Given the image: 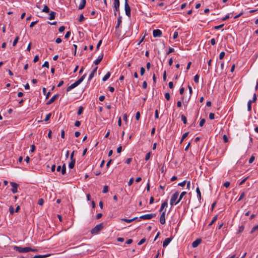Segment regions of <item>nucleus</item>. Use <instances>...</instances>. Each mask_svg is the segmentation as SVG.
Instances as JSON below:
<instances>
[{
	"label": "nucleus",
	"mask_w": 258,
	"mask_h": 258,
	"mask_svg": "<svg viewBox=\"0 0 258 258\" xmlns=\"http://www.w3.org/2000/svg\"><path fill=\"white\" fill-rule=\"evenodd\" d=\"M94 75H95L94 73H93L92 72H91L89 76L88 80L91 81V80L94 77Z\"/></svg>",
	"instance_id": "59"
},
{
	"label": "nucleus",
	"mask_w": 258,
	"mask_h": 258,
	"mask_svg": "<svg viewBox=\"0 0 258 258\" xmlns=\"http://www.w3.org/2000/svg\"><path fill=\"white\" fill-rule=\"evenodd\" d=\"M174 49L173 48L169 47L168 51L166 53V55H169L170 53L173 52Z\"/></svg>",
	"instance_id": "46"
},
{
	"label": "nucleus",
	"mask_w": 258,
	"mask_h": 258,
	"mask_svg": "<svg viewBox=\"0 0 258 258\" xmlns=\"http://www.w3.org/2000/svg\"><path fill=\"white\" fill-rule=\"evenodd\" d=\"M103 58V54L102 53L101 55H100L98 58L94 61V63L95 65H98L101 61L102 60Z\"/></svg>",
	"instance_id": "11"
},
{
	"label": "nucleus",
	"mask_w": 258,
	"mask_h": 258,
	"mask_svg": "<svg viewBox=\"0 0 258 258\" xmlns=\"http://www.w3.org/2000/svg\"><path fill=\"white\" fill-rule=\"evenodd\" d=\"M83 110H84L83 107L80 106L79 108V109L78 110V112H77L78 115H81L82 113Z\"/></svg>",
	"instance_id": "31"
},
{
	"label": "nucleus",
	"mask_w": 258,
	"mask_h": 258,
	"mask_svg": "<svg viewBox=\"0 0 258 258\" xmlns=\"http://www.w3.org/2000/svg\"><path fill=\"white\" fill-rule=\"evenodd\" d=\"M189 134V132H186L183 134L182 136V140H184L185 138H186Z\"/></svg>",
	"instance_id": "51"
},
{
	"label": "nucleus",
	"mask_w": 258,
	"mask_h": 258,
	"mask_svg": "<svg viewBox=\"0 0 258 258\" xmlns=\"http://www.w3.org/2000/svg\"><path fill=\"white\" fill-rule=\"evenodd\" d=\"M181 120L183 121L184 124H185L187 123V119H186V117H185V115H184L183 114L181 115Z\"/></svg>",
	"instance_id": "30"
},
{
	"label": "nucleus",
	"mask_w": 258,
	"mask_h": 258,
	"mask_svg": "<svg viewBox=\"0 0 258 258\" xmlns=\"http://www.w3.org/2000/svg\"><path fill=\"white\" fill-rule=\"evenodd\" d=\"M38 60H39V56L38 55H37L34 57L33 61H34V62H36L38 61Z\"/></svg>",
	"instance_id": "62"
},
{
	"label": "nucleus",
	"mask_w": 258,
	"mask_h": 258,
	"mask_svg": "<svg viewBox=\"0 0 258 258\" xmlns=\"http://www.w3.org/2000/svg\"><path fill=\"white\" fill-rule=\"evenodd\" d=\"M251 103L250 100H249L247 102V110L248 111L251 110Z\"/></svg>",
	"instance_id": "33"
},
{
	"label": "nucleus",
	"mask_w": 258,
	"mask_h": 258,
	"mask_svg": "<svg viewBox=\"0 0 258 258\" xmlns=\"http://www.w3.org/2000/svg\"><path fill=\"white\" fill-rule=\"evenodd\" d=\"M140 113L139 111H138L137 113H136V118L137 120H139L140 118Z\"/></svg>",
	"instance_id": "60"
},
{
	"label": "nucleus",
	"mask_w": 258,
	"mask_h": 258,
	"mask_svg": "<svg viewBox=\"0 0 258 258\" xmlns=\"http://www.w3.org/2000/svg\"><path fill=\"white\" fill-rule=\"evenodd\" d=\"M86 75L84 74L83 75L78 81H76L75 83L78 86L80 84H81L83 81L84 80L85 78L86 77Z\"/></svg>",
	"instance_id": "15"
},
{
	"label": "nucleus",
	"mask_w": 258,
	"mask_h": 258,
	"mask_svg": "<svg viewBox=\"0 0 258 258\" xmlns=\"http://www.w3.org/2000/svg\"><path fill=\"white\" fill-rule=\"evenodd\" d=\"M199 76L198 75H196L195 77H194V81L196 83H199Z\"/></svg>",
	"instance_id": "43"
},
{
	"label": "nucleus",
	"mask_w": 258,
	"mask_h": 258,
	"mask_svg": "<svg viewBox=\"0 0 258 258\" xmlns=\"http://www.w3.org/2000/svg\"><path fill=\"white\" fill-rule=\"evenodd\" d=\"M230 14L227 15L225 17H223L221 20L224 21L230 18Z\"/></svg>",
	"instance_id": "61"
},
{
	"label": "nucleus",
	"mask_w": 258,
	"mask_h": 258,
	"mask_svg": "<svg viewBox=\"0 0 258 258\" xmlns=\"http://www.w3.org/2000/svg\"><path fill=\"white\" fill-rule=\"evenodd\" d=\"M223 140H224V142L225 143H227L228 142V139L227 137V136L226 135H224L223 136Z\"/></svg>",
	"instance_id": "57"
},
{
	"label": "nucleus",
	"mask_w": 258,
	"mask_h": 258,
	"mask_svg": "<svg viewBox=\"0 0 258 258\" xmlns=\"http://www.w3.org/2000/svg\"><path fill=\"white\" fill-rule=\"evenodd\" d=\"M255 157L253 155H252L249 159V163H252L254 160Z\"/></svg>",
	"instance_id": "49"
},
{
	"label": "nucleus",
	"mask_w": 258,
	"mask_h": 258,
	"mask_svg": "<svg viewBox=\"0 0 258 258\" xmlns=\"http://www.w3.org/2000/svg\"><path fill=\"white\" fill-rule=\"evenodd\" d=\"M217 218H218V215H216V216H215L213 217V219H212V221H211V222H210V223L209 224V226H211V225H213V223H214V222H215L217 220Z\"/></svg>",
	"instance_id": "29"
},
{
	"label": "nucleus",
	"mask_w": 258,
	"mask_h": 258,
	"mask_svg": "<svg viewBox=\"0 0 258 258\" xmlns=\"http://www.w3.org/2000/svg\"><path fill=\"white\" fill-rule=\"evenodd\" d=\"M160 222L161 224L165 223V212H162L160 217Z\"/></svg>",
	"instance_id": "9"
},
{
	"label": "nucleus",
	"mask_w": 258,
	"mask_h": 258,
	"mask_svg": "<svg viewBox=\"0 0 258 258\" xmlns=\"http://www.w3.org/2000/svg\"><path fill=\"white\" fill-rule=\"evenodd\" d=\"M155 216V214H146L144 215H142L140 217V218L143 219H151L152 218L154 217Z\"/></svg>",
	"instance_id": "6"
},
{
	"label": "nucleus",
	"mask_w": 258,
	"mask_h": 258,
	"mask_svg": "<svg viewBox=\"0 0 258 258\" xmlns=\"http://www.w3.org/2000/svg\"><path fill=\"white\" fill-rule=\"evenodd\" d=\"M50 254L36 255L33 258H44L48 256Z\"/></svg>",
	"instance_id": "28"
},
{
	"label": "nucleus",
	"mask_w": 258,
	"mask_h": 258,
	"mask_svg": "<svg viewBox=\"0 0 258 258\" xmlns=\"http://www.w3.org/2000/svg\"><path fill=\"white\" fill-rule=\"evenodd\" d=\"M120 3L119 0H114L113 6L116 11H118L119 8Z\"/></svg>",
	"instance_id": "13"
},
{
	"label": "nucleus",
	"mask_w": 258,
	"mask_h": 258,
	"mask_svg": "<svg viewBox=\"0 0 258 258\" xmlns=\"http://www.w3.org/2000/svg\"><path fill=\"white\" fill-rule=\"evenodd\" d=\"M142 87L144 89H146L147 87V83L146 81H144L143 83Z\"/></svg>",
	"instance_id": "63"
},
{
	"label": "nucleus",
	"mask_w": 258,
	"mask_h": 258,
	"mask_svg": "<svg viewBox=\"0 0 258 258\" xmlns=\"http://www.w3.org/2000/svg\"><path fill=\"white\" fill-rule=\"evenodd\" d=\"M86 75L84 74L83 75L78 81H76L75 83L78 86L80 84H81L83 81L84 80L85 78L86 77Z\"/></svg>",
	"instance_id": "17"
},
{
	"label": "nucleus",
	"mask_w": 258,
	"mask_h": 258,
	"mask_svg": "<svg viewBox=\"0 0 258 258\" xmlns=\"http://www.w3.org/2000/svg\"><path fill=\"white\" fill-rule=\"evenodd\" d=\"M167 200H166L165 201H164L161 205V206L160 207V212H161L163 211V210L164 209V208L166 207L167 206Z\"/></svg>",
	"instance_id": "20"
},
{
	"label": "nucleus",
	"mask_w": 258,
	"mask_h": 258,
	"mask_svg": "<svg viewBox=\"0 0 258 258\" xmlns=\"http://www.w3.org/2000/svg\"><path fill=\"white\" fill-rule=\"evenodd\" d=\"M77 86H78L76 84V83L75 82L74 84H72L71 85H70L67 88V92H69V91H71L72 89H74V88L76 87Z\"/></svg>",
	"instance_id": "18"
},
{
	"label": "nucleus",
	"mask_w": 258,
	"mask_h": 258,
	"mask_svg": "<svg viewBox=\"0 0 258 258\" xmlns=\"http://www.w3.org/2000/svg\"><path fill=\"white\" fill-rule=\"evenodd\" d=\"M86 3V0H81L80 4L78 7L79 10H82L83 9H84L85 7Z\"/></svg>",
	"instance_id": "14"
},
{
	"label": "nucleus",
	"mask_w": 258,
	"mask_h": 258,
	"mask_svg": "<svg viewBox=\"0 0 258 258\" xmlns=\"http://www.w3.org/2000/svg\"><path fill=\"white\" fill-rule=\"evenodd\" d=\"M186 184V181L185 180H184L183 181L181 182H180L178 184V186H184Z\"/></svg>",
	"instance_id": "52"
},
{
	"label": "nucleus",
	"mask_w": 258,
	"mask_h": 258,
	"mask_svg": "<svg viewBox=\"0 0 258 258\" xmlns=\"http://www.w3.org/2000/svg\"><path fill=\"white\" fill-rule=\"evenodd\" d=\"M202 240L200 238L197 239L192 243V246L194 248L197 247L201 243Z\"/></svg>",
	"instance_id": "10"
},
{
	"label": "nucleus",
	"mask_w": 258,
	"mask_h": 258,
	"mask_svg": "<svg viewBox=\"0 0 258 258\" xmlns=\"http://www.w3.org/2000/svg\"><path fill=\"white\" fill-rule=\"evenodd\" d=\"M186 194V191H183L181 193L180 195L179 196V199H178V200L176 201V203L175 204H178L180 202V201L181 200V199H182L183 197Z\"/></svg>",
	"instance_id": "19"
},
{
	"label": "nucleus",
	"mask_w": 258,
	"mask_h": 258,
	"mask_svg": "<svg viewBox=\"0 0 258 258\" xmlns=\"http://www.w3.org/2000/svg\"><path fill=\"white\" fill-rule=\"evenodd\" d=\"M14 249L20 253H26L29 252L31 250L30 247H22L18 246H14Z\"/></svg>",
	"instance_id": "1"
},
{
	"label": "nucleus",
	"mask_w": 258,
	"mask_h": 258,
	"mask_svg": "<svg viewBox=\"0 0 258 258\" xmlns=\"http://www.w3.org/2000/svg\"><path fill=\"white\" fill-rule=\"evenodd\" d=\"M215 118V114L213 113H210L209 114V118L210 119H214Z\"/></svg>",
	"instance_id": "56"
},
{
	"label": "nucleus",
	"mask_w": 258,
	"mask_h": 258,
	"mask_svg": "<svg viewBox=\"0 0 258 258\" xmlns=\"http://www.w3.org/2000/svg\"><path fill=\"white\" fill-rule=\"evenodd\" d=\"M103 227V226L102 223L98 224L91 230V233L92 234H97L101 229H102Z\"/></svg>",
	"instance_id": "2"
},
{
	"label": "nucleus",
	"mask_w": 258,
	"mask_h": 258,
	"mask_svg": "<svg viewBox=\"0 0 258 258\" xmlns=\"http://www.w3.org/2000/svg\"><path fill=\"white\" fill-rule=\"evenodd\" d=\"M42 12L45 13H48L49 12V8L47 7V6L45 5L43 9H42Z\"/></svg>",
	"instance_id": "32"
},
{
	"label": "nucleus",
	"mask_w": 258,
	"mask_h": 258,
	"mask_svg": "<svg viewBox=\"0 0 258 258\" xmlns=\"http://www.w3.org/2000/svg\"><path fill=\"white\" fill-rule=\"evenodd\" d=\"M165 97L167 100H169L170 98V94L168 92L166 93L165 94Z\"/></svg>",
	"instance_id": "44"
},
{
	"label": "nucleus",
	"mask_w": 258,
	"mask_h": 258,
	"mask_svg": "<svg viewBox=\"0 0 258 258\" xmlns=\"http://www.w3.org/2000/svg\"><path fill=\"white\" fill-rule=\"evenodd\" d=\"M124 9L126 15L130 17L131 16V8L128 4V0L124 2Z\"/></svg>",
	"instance_id": "4"
},
{
	"label": "nucleus",
	"mask_w": 258,
	"mask_h": 258,
	"mask_svg": "<svg viewBox=\"0 0 258 258\" xmlns=\"http://www.w3.org/2000/svg\"><path fill=\"white\" fill-rule=\"evenodd\" d=\"M56 15V13L53 11H51L50 13L49 14V19L50 20H53L55 18Z\"/></svg>",
	"instance_id": "22"
},
{
	"label": "nucleus",
	"mask_w": 258,
	"mask_h": 258,
	"mask_svg": "<svg viewBox=\"0 0 258 258\" xmlns=\"http://www.w3.org/2000/svg\"><path fill=\"white\" fill-rule=\"evenodd\" d=\"M59 96V94H57L53 96L47 102L46 104L49 105L52 103L55 100L57 99Z\"/></svg>",
	"instance_id": "8"
},
{
	"label": "nucleus",
	"mask_w": 258,
	"mask_h": 258,
	"mask_svg": "<svg viewBox=\"0 0 258 258\" xmlns=\"http://www.w3.org/2000/svg\"><path fill=\"white\" fill-rule=\"evenodd\" d=\"M65 29V27L64 26H61L59 28L58 31L60 32H62Z\"/></svg>",
	"instance_id": "64"
},
{
	"label": "nucleus",
	"mask_w": 258,
	"mask_h": 258,
	"mask_svg": "<svg viewBox=\"0 0 258 258\" xmlns=\"http://www.w3.org/2000/svg\"><path fill=\"white\" fill-rule=\"evenodd\" d=\"M137 219V217H135V218H134L133 219H124V218H123L121 219L122 221H125L127 223H131L132 222H133L134 220H135V219Z\"/></svg>",
	"instance_id": "27"
},
{
	"label": "nucleus",
	"mask_w": 258,
	"mask_h": 258,
	"mask_svg": "<svg viewBox=\"0 0 258 258\" xmlns=\"http://www.w3.org/2000/svg\"><path fill=\"white\" fill-rule=\"evenodd\" d=\"M134 180V179L133 177H132L131 178H130V179L128 182V186H131L133 184Z\"/></svg>",
	"instance_id": "54"
},
{
	"label": "nucleus",
	"mask_w": 258,
	"mask_h": 258,
	"mask_svg": "<svg viewBox=\"0 0 258 258\" xmlns=\"http://www.w3.org/2000/svg\"><path fill=\"white\" fill-rule=\"evenodd\" d=\"M151 154V152H149L146 155V156H145V160L146 161H147L150 159Z\"/></svg>",
	"instance_id": "38"
},
{
	"label": "nucleus",
	"mask_w": 258,
	"mask_h": 258,
	"mask_svg": "<svg viewBox=\"0 0 258 258\" xmlns=\"http://www.w3.org/2000/svg\"><path fill=\"white\" fill-rule=\"evenodd\" d=\"M205 123V119L204 118L202 119L200 122V126L201 127H202L204 125Z\"/></svg>",
	"instance_id": "45"
},
{
	"label": "nucleus",
	"mask_w": 258,
	"mask_h": 258,
	"mask_svg": "<svg viewBox=\"0 0 258 258\" xmlns=\"http://www.w3.org/2000/svg\"><path fill=\"white\" fill-rule=\"evenodd\" d=\"M103 193H106L108 191V187L106 185H105L104 187H103Z\"/></svg>",
	"instance_id": "40"
},
{
	"label": "nucleus",
	"mask_w": 258,
	"mask_h": 258,
	"mask_svg": "<svg viewBox=\"0 0 258 258\" xmlns=\"http://www.w3.org/2000/svg\"><path fill=\"white\" fill-rule=\"evenodd\" d=\"M110 76V73L107 72L106 73V74L102 78L103 81H104V82L106 81L107 80H108L109 79Z\"/></svg>",
	"instance_id": "25"
},
{
	"label": "nucleus",
	"mask_w": 258,
	"mask_h": 258,
	"mask_svg": "<svg viewBox=\"0 0 258 258\" xmlns=\"http://www.w3.org/2000/svg\"><path fill=\"white\" fill-rule=\"evenodd\" d=\"M196 192L197 193L198 198L199 200H201L202 196H201V192L200 191V188L199 187H197L196 188Z\"/></svg>",
	"instance_id": "23"
},
{
	"label": "nucleus",
	"mask_w": 258,
	"mask_h": 258,
	"mask_svg": "<svg viewBox=\"0 0 258 258\" xmlns=\"http://www.w3.org/2000/svg\"><path fill=\"white\" fill-rule=\"evenodd\" d=\"M12 188L11 189V191L13 194H15L17 192V188L18 187V184L15 182H11L10 183Z\"/></svg>",
	"instance_id": "5"
},
{
	"label": "nucleus",
	"mask_w": 258,
	"mask_h": 258,
	"mask_svg": "<svg viewBox=\"0 0 258 258\" xmlns=\"http://www.w3.org/2000/svg\"><path fill=\"white\" fill-rule=\"evenodd\" d=\"M153 35L154 37H159L162 35V31L159 29L153 30Z\"/></svg>",
	"instance_id": "7"
},
{
	"label": "nucleus",
	"mask_w": 258,
	"mask_h": 258,
	"mask_svg": "<svg viewBox=\"0 0 258 258\" xmlns=\"http://www.w3.org/2000/svg\"><path fill=\"white\" fill-rule=\"evenodd\" d=\"M146 240V239L145 238H142L138 243V245H140L142 244H143Z\"/></svg>",
	"instance_id": "39"
},
{
	"label": "nucleus",
	"mask_w": 258,
	"mask_h": 258,
	"mask_svg": "<svg viewBox=\"0 0 258 258\" xmlns=\"http://www.w3.org/2000/svg\"><path fill=\"white\" fill-rule=\"evenodd\" d=\"M172 239V237L166 238L163 242V246L164 247L167 246L169 244V243L171 242Z\"/></svg>",
	"instance_id": "12"
},
{
	"label": "nucleus",
	"mask_w": 258,
	"mask_h": 258,
	"mask_svg": "<svg viewBox=\"0 0 258 258\" xmlns=\"http://www.w3.org/2000/svg\"><path fill=\"white\" fill-rule=\"evenodd\" d=\"M122 23V20H121V17L119 16V17L117 19V23L115 26V29H117L119 28L120 25Z\"/></svg>",
	"instance_id": "21"
},
{
	"label": "nucleus",
	"mask_w": 258,
	"mask_h": 258,
	"mask_svg": "<svg viewBox=\"0 0 258 258\" xmlns=\"http://www.w3.org/2000/svg\"><path fill=\"white\" fill-rule=\"evenodd\" d=\"M178 33L177 32L175 31L173 34V39H175L178 37Z\"/></svg>",
	"instance_id": "53"
},
{
	"label": "nucleus",
	"mask_w": 258,
	"mask_h": 258,
	"mask_svg": "<svg viewBox=\"0 0 258 258\" xmlns=\"http://www.w3.org/2000/svg\"><path fill=\"white\" fill-rule=\"evenodd\" d=\"M255 230H258V225L255 226L254 227H253L252 228V229H251V233H253Z\"/></svg>",
	"instance_id": "48"
},
{
	"label": "nucleus",
	"mask_w": 258,
	"mask_h": 258,
	"mask_svg": "<svg viewBox=\"0 0 258 258\" xmlns=\"http://www.w3.org/2000/svg\"><path fill=\"white\" fill-rule=\"evenodd\" d=\"M42 67H46L47 68H49V63L48 61H46L44 62L43 64L42 65Z\"/></svg>",
	"instance_id": "55"
},
{
	"label": "nucleus",
	"mask_w": 258,
	"mask_h": 258,
	"mask_svg": "<svg viewBox=\"0 0 258 258\" xmlns=\"http://www.w3.org/2000/svg\"><path fill=\"white\" fill-rule=\"evenodd\" d=\"M225 55V53L224 51L221 52L219 55V58L220 59H223L224 58Z\"/></svg>",
	"instance_id": "42"
},
{
	"label": "nucleus",
	"mask_w": 258,
	"mask_h": 258,
	"mask_svg": "<svg viewBox=\"0 0 258 258\" xmlns=\"http://www.w3.org/2000/svg\"><path fill=\"white\" fill-rule=\"evenodd\" d=\"M86 75L84 74L83 75L78 81H76L75 83L78 86L80 84H81L83 81L84 80L85 78L86 77Z\"/></svg>",
	"instance_id": "16"
},
{
	"label": "nucleus",
	"mask_w": 258,
	"mask_h": 258,
	"mask_svg": "<svg viewBox=\"0 0 258 258\" xmlns=\"http://www.w3.org/2000/svg\"><path fill=\"white\" fill-rule=\"evenodd\" d=\"M19 39V37L18 36H17L15 40H14L13 41V46H15L16 45V44L17 43L18 40Z\"/></svg>",
	"instance_id": "36"
},
{
	"label": "nucleus",
	"mask_w": 258,
	"mask_h": 258,
	"mask_svg": "<svg viewBox=\"0 0 258 258\" xmlns=\"http://www.w3.org/2000/svg\"><path fill=\"white\" fill-rule=\"evenodd\" d=\"M244 196H245V193H244V192H242L240 194V196L238 200V201H240L241 200H242V199L244 197Z\"/></svg>",
	"instance_id": "37"
},
{
	"label": "nucleus",
	"mask_w": 258,
	"mask_h": 258,
	"mask_svg": "<svg viewBox=\"0 0 258 258\" xmlns=\"http://www.w3.org/2000/svg\"><path fill=\"white\" fill-rule=\"evenodd\" d=\"M76 160H71V162L69 164V167L70 169H73L75 164Z\"/></svg>",
	"instance_id": "24"
},
{
	"label": "nucleus",
	"mask_w": 258,
	"mask_h": 258,
	"mask_svg": "<svg viewBox=\"0 0 258 258\" xmlns=\"http://www.w3.org/2000/svg\"><path fill=\"white\" fill-rule=\"evenodd\" d=\"M145 72V68H143V67H142V68H141V71H140V74H141V76H143V75L144 74Z\"/></svg>",
	"instance_id": "58"
},
{
	"label": "nucleus",
	"mask_w": 258,
	"mask_h": 258,
	"mask_svg": "<svg viewBox=\"0 0 258 258\" xmlns=\"http://www.w3.org/2000/svg\"><path fill=\"white\" fill-rule=\"evenodd\" d=\"M85 20V18L84 17V16L83 14H81L80 16V17H79V21L80 22H83L84 20Z\"/></svg>",
	"instance_id": "47"
},
{
	"label": "nucleus",
	"mask_w": 258,
	"mask_h": 258,
	"mask_svg": "<svg viewBox=\"0 0 258 258\" xmlns=\"http://www.w3.org/2000/svg\"><path fill=\"white\" fill-rule=\"evenodd\" d=\"M51 116V114L50 113H48L47 114L46 116H45V118L44 119V121H47L48 120H49L50 117Z\"/></svg>",
	"instance_id": "35"
},
{
	"label": "nucleus",
	"mask_w": 258,
	"mask_h": 258,
	"mask_svg": "<svg viewBox=\"0 0 258 258\" xmlns=\"http://www.w3.org/2000/svg\"><path fill=\"white\" fill-rule=\"evenodd\" d=\"M257 100V96H256V94L255 93H254L253 95V98L252 99V100H250V101H251V103H252V102H255Z\"/></svg>",
	"instance_id": "34"
},
{
	"label": "nucleus",
	"mask_w": 258,
	"mask_h": 258,
	"mask_svg": "<svg viewBox=\"0 0 258 258\" xmlns=\"http://www.w3.org/2000/svg\"><path fill=\"white\" fill-rule=\"evenodd\" d=\"M61 173L62 175H64L66 173V166L65 164H63L61 167Z\"/></svg>",
	"instance_id": "26"
},
{
	"label": "nucleus",
	"mask_w": 258,
	"mask_h": 258,
	"mask_svg": "<svg viewBox=\"0 0 258 258\" xmlns=\"http://www.w3.org/2000/svg\"><path fill=\"white\" fill-rule=\"evenodd\" d=\"M9 211L11 214L13 215L14 213V209L12 206H10L9 208Z\"/></svg>",
	"instance_id": "50"
},
{
	"label": "nucleus",
	"mask_w": 258,
	"mask_h": 258,
	"mask_svg": "<svg viewBox=\"0 0 258 258\" xmlns=\"http://www.w3.org/2000/svg\"><path fill=\"white\" fill-rule=\"evenodd\" d=\"M224 24H221V25H218V26H216L214 27V29H215V30H218L221 28H222L223 26H224Z\"/></svg>",
	"instance_id": "41"
},
{
	"label": "nucleus",
	"mask_w": 258,
	"mask_h": 258,
	"mask_svg": "<svg viewBox=\"0 0 258 258\" xmlns=\"http://www.w3.org/2000/svg\"><path fill=\"white\" fill-rule=\"evenodd\" d=\"M179 192L178 191H176L171 197L170 199V204L171 206L173 205H177V204H175L176 202V200L178 197Z\"/></svg>",
	"instance_id": "3"
}]
</instances>
